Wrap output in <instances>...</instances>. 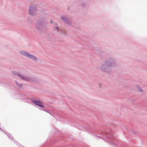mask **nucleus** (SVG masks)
Wrapping results in <instances>:
<instances>
[{"label":"nucleus","mask_w":147,"mask_h":147,"mask_svg":"<svg viewBox=\"0 0 147 147\" xmlns=\"http://www.w3.org/2000/svg\"><path fill=\"white\" fill-rule=\"evenodd\" d=\"M20 53L22 55L28 57L29 58L32 59L33 60H36V59L34 56L24 51H22L20 52Z\"/></svg>","instance_id":"nucleus-1"},{"label":"nucleus","mask_w":147,"mask_h":147,"mask_svg":"<svg viewBox=\"0 0 147 147\" xmlns=\"http://www.w3.org/2000/svg\"><path fill=\"white\" fill-rule=\"evenodd\" d=\"M22 78L23 79H24V80H26V78H25V77H22Z\"/></svg>","instance_id":"nucleus-3"},{"label":"nucleus","mask_w":147,"mask_h":147,"mask_svg":"<svg viewBox=\"0 0 147 147\" xmlns=\"http://www.w3.org/2000/svg\"><path fill=\"white\" fill-rule=\"evenodd\" d=\"M35 104L36 105H37L40 107H44L43 105L42 104V103H41L39 102H38V101L36 102Z\"/></svg>","instance_id":"nucleus-2"},{"label":"nucleus","mask_w":147,"mask_h":147,"mask_svg":"<svg viewBox=\"0 0 147 147\" xmlns=\"http://www.w3.org/2000/svg\"><path fill=\"white\" fill-rule=\"evenodd\" d=\"M57 30H58L59 28H58V27L57 28Z\"/></svg>","instance_id":"nucleus-4"}]
</instances>
